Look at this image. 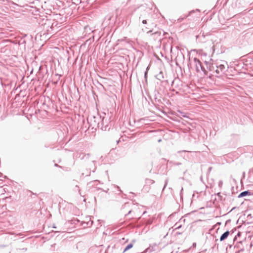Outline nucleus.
<instances>
[{
  "mask_svg": "<svg viewBox=\"0 0 253 253\" xmlns=\"http://www.w3.org/2000/svg\"><path fill=\"white\" fill-rule=\"evenodd\" d=\"M195 11H191L189 12L188 15H187V16H185L183 18H179L178 19V21H179V22H181L182 20L184 19V18H187L189 15H190L191 14H192L193 13H194Z\"/></svg>",
  "mask_w": 253,
  "mask_h": 253,
  "instance_id": "nucleus-5",
  "label": "nucleus"
},
{
  "mask_svg": "<svg viewBox=\"0 0 253 253\" xmlns=\"http://www.w3.org/2000/svg\"><path fill=\"white\" fill-rule=\"evenodd\" d=\"M230 234V232L228 231H227L224 233H223L220 238V241H224L225 239H226L229 235Z\"/></svg>",
  "mask_w": 253,
  "mask_h": 253,
  "instance_id": "nucleus-2",
  "label": "nucleus"
},
{
  "mask_svg": "<svg viewBox=\"0 0 253 253\" xmlns=\"http://www.w3.org/2000/svg\"><path fill=\"white\" fill-rule=\"evenodd\" d=\"M251 194L250 192L248 191H244L242 193H241L238 196L239 198L243 197L244 196H245L246 195H251Z\"/></svg>",
  "mask_w": 253,
  "mask_h": 253,
  "instance_id": "nucleus-3",
  "label": "nucleus"
},
{
  "mask_svg": "<svg viewBox=\"0 0 253 253\" xmlns=\"http://www.w3.org/2000/svg\"><path fill=\"white\" fill-rule=\"evenodd\" d=\"M142 23H143V24H146V23H147V21H146V20H143Z\"/></svg>",
  "mask_w": 253,
  "mask_h": 253,
  "instance_id": "nucleus-7",
  "label": "nucleus"
},
{
  "mask_svg": "<svg viewBox=\"0 0 253 253\" xmlns=\"http://www.w3.org/2000/svg\"><path fill=\"white\" fill-rule=\"evenodd\" d=\"M221 70L224 68V66L223 65H220L219 67Z\"/></svg>",
  "mask_w": 253,
  "mask_h": 253,
  "instance_id": "nucleus-6",
  "label": "nucleus"
},
{
  "mask_svg": "<svg viewBox=\"0 0 253 253\" xmlns=\"http://www.w3.org/2000/svg\"><path fill=\"white\" fill-rule=\"evenodd\" d=\"M194 61L195 63L197 71H199V68H201L203 71L205 70V69L202 67V63L199 60L197 59V58H194Z\"/></svg>",
  "mask_w": 253,
  "mask_h": 253,
  "instance_id": "nucleus-1",
  "label": "nucleus"
},
{
  "mask_svg": "<svg viewBox=\"0 0 253 253\" xmlns=\"http://www.w3.org/2000/svg\"><path fill=\"white\" fill-rule=\"evenodd\" d=\"M196 11L198 12V15H199V16H198V18H200V11L198 10H197Z\"/></svg>",
  "mask_w": 253,
  "mask_h": 253,
  "instance_id": "nucleus-8",
  "label": "nucleus"
},
{
  "mask_svg": "<svg viewBox=\"0 0 253 253\" xmlns=\"http://www.w3.org/2000/svg\"><path fill=\"white\" fill-rule=\"evenodd\" d=\"M133 247V244H130L129 245H128L126 248H125V249L124 250V252H125L126 251H127V250L130 249L131 248H132Z\"/></svg>",
  "mask_w": 253,
  "mask_h": 253,
  "instance_id": "nucleus-4",
  "label": "nucleus"
}]
</instances>
